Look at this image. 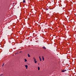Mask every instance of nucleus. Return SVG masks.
<instances>
[{"instance_id": "nucleus-1", "label": "nucleus", "mask_w": 76, "mask_h": 76, "mask_svg": "<svg viewBox=\"0 0 76 76\" xmlns=\"http://www.w3.org/2000/svg\"><path fill=\"white\" fill-rule=\"evenodd\" d=\"M33 59H34V61L35 63H37V61H36V59L34 57L33 58Z\"/></svg>"}, {"instance_id": "nucleus-2", "label": "nucleus", "mask_w": 76, "mask_h": 76, "mask_svg": "<svg viewBox=\"0 0 76 76\" xmlns=\"http://www.w3.org/2000/svg\"><path fill=\"white\" fill-rule=\"evenodd\" d=\"M39 58L40 61H42V59L41 58V56H39Z\"/></svg>"}, {"instance_id": "nucleus-3", "label": "nucleus", "mask_w": 76, "mask_h": 76, "mask_svg": "<svg viewBox=\"0 0 76 76\" xmlns=\"http://www.w3.org/2000/svg\"><path fill=\"white\" fill-rule=\"evenodd\" d=\"M25 66L26 67V69H28V65H25Z\"/></svg>"}, {"instance_id": "nucleus-4", "label": "nucleus", "mask_w": 76, "mask_h": 76, "mask_svg": "<svg viewBox=\"0 0 76 76\" xmlns=\"http://www.w3.org/2000/svg\"><path fill=\"white\" fill-rule=\"evenodd\" d=\"M42 59L43 61H44V56H42Z\"/></svg>"}, {"instance_id": "nucleus-5", "label": "nucleus", "mask_w": 76, "mask_h": 76, "mask_svg": "<svg viewBox=\"0 0 76 76\" xmlns=\"http://www.w3.org/2000/svg\"><path fill=\"white\" fill-rule=\"evenodd\" d=\"M28 57H31V56H30V55H29V54H28Z\"/></svg>"}, {"instance_id": "nucleus-6", "label": "nucleus", "mask_w": 76, "mask_h": 76, "mask_svg": "<svg viewBox=\"0 0 76 76\" xmlns=\"http://www.w3.org/2000/svg\"><path fill=\"white\" fill-rule=\"evenodd\" d=\"M24 60H25V62H26V61H27V60H26V59H24Z\"/></svg>"}, {"instance_id": "nucleus-7", "label": "nucleus", "mask_w": 76, "mask_h": 76, "mask_svg": "<svg viewBox=\"0 0 76 76\" xmlns=\"http://www.w3.org/2000/svg\"><path fill=\"white\" fill-rule=\"evenodd\" d=\"M43 48L44 49H45H45H46V48L45 47H43Z\"/></svg>"}, {"instance_id": "nucleus-8", "label": "nucleus", "mask_w": 76, "mask_h": 76, "mask_svg": "<svg viewBox=\"0 0 76 76\" xmlns=\"http://www.w3.org/2000/svg\"><path fill=\"white\" fill-rule=\"evenodd\" d=\"M38 70H39V69H40V68H39V67H38Z\"/></svg>"}, {"instance_id": "nucleus-9", "label": "nucleus", "mask_w": 76, "mask_h": 76, "mask_svg": "<svg viewBox=\"0 0 76 76\" xmlns=\"http://www.w3.org/2000/svg\"><path fill=\"white\" fill-rule=\"evenodd\" d=\"M23 2L24 3H25V0H23Z\"/></svg>"}, {"instance_id": "nucleus-10", "label": "nucleus", "mask_w": 76, "mask_h": 76, "mask_svg": "<svg viewBox=\"0 0 76 76\" xmlns=\"http://www.w3.org/2000/svg\"><path fill=\"white\" fill-rule=\"evenodd\" d=\"M64 70H62V72H64Z\"/></svg>"}, {"instance_id": "nucleus-11", "label": "nucleus", "mask_w": 76, "mask_h": 76, "mask_svg": "<svg viewBox=\"0 0 76 76\" xmlns=\"http://www.w3.org/2000/svg\"><path fill=\"white\" fill-rule=\"evenodd\" d=\"M4 64H3V65H2V66H4Z\"/></svg>"}, {"instance_id": "nucleus-12", "label": "nucleus", "mask_w": 76, "mask_h": 76, "mask_svg": "<svg viewBox=\"0 0 76 76\" xmlns=\"http://www.w3.org/2000/svg\"><path fill=\"white\" fill-rule=\"evenodd\" d=\"M64 70V71L65 72H66V71H67V70Z\"/></svg>"}, {"instance_id": "nucleus-13", "label": "nucleus", "mask_w": 76, "mask_h": 76, "mask_svg": "<svg viewBox=\"0 0 76 76\" xmlns=\"http://www.w3.org/2000/svg\"><path fill=\"white\" fill-rule=\"evenodd\" d=\"M2 75H3V74H1V75H0V76H2Z\"/></svg>"}, {"instance_id": "nucleus-14", "label": "nucleus", "mask_w": 76, "mask_h": 76, "mask_svg": "<svg viewBox=\"0 0 76 76\" xmlns=\"http://www.w3.org/2000/svg\"><path fill=\"white\" fill-rule=\"evenodd\" d=\"M17 54V53H15V54Z\"/></svg>"}, {"instance_id": "nucleus-15", "label": "nucleus", "mask_w": 76, "mask_h": 76, "mask_svg": "<svg viewBox=\"0 0 76 76\" xmlns=\"http://www.w3.org/2000/svg\"><path fill=\"white\" fill-rule=\"evenodd\" d=\"M38 64V65L39 64Z\"/></svg>"}, {"instance_id": "nucleus-16", "label": "nucleus", "mask_w": 76, "mask_h": 76, "mask_svg": "<svg viewBox=\"0 0 76 76\" xmlns=\"http://www.w3.org/2000/svg\"><path fill=\"white\" fill-rule=\"evenodd\" d=\"M48 10V9H47V10Z\"/></svg>"}]
</instances>
